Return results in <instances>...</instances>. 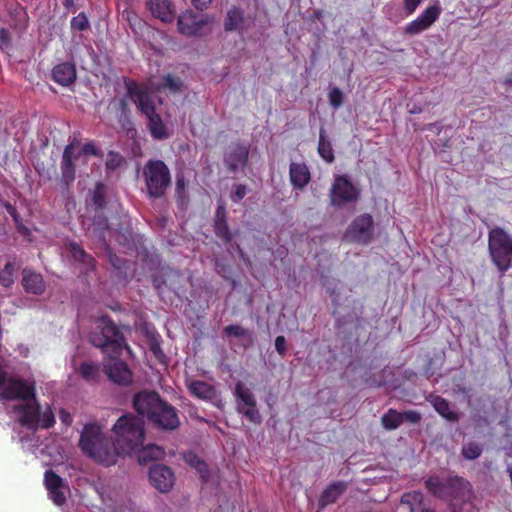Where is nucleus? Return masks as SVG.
Segmentation results:
<instances>
[{"instance_id":"45","label":"nucleus","mask_w":512,"mask_h":512,"mask_svg":"<svg viewBox=\"0 0 512 512\" xmlns=\"http://www.w3.org/2000/svg\"><path fill=\"white\" fill-rule=\"evenodd\" d=\"M421 418V414L415 410H408L402 413V422L407 421L412 424H418Z\"/></svg>"},{"instance_id":"18","label":"nucleus","mask_w":512,"mask_h":512,"mask_svg":"<svg viewBox=\"0 0 512 512\" xmlns=\"http://www.w3.org/2000/svg\"><path fill=\"white\" fill-rule=\"evenodd\" d=\"M147 7L153 17L162 22L170 23L175 18V7L171 0H148Z\"/></svg>"},{"instance_id":"25","label":"nucleus","mask_w":512,"mask_h":512,"mask_svg":"<svg viewBox=\"0 0 512 512\" xmlns=\"http://www.w3.org/2000/svg\"><path fill=\"white\" fill-rule=\"evenodd\" d=\"M188 390L194 397L202 400H212L216 397L215 387L205 381H192L188 385Z\"/></svg>"},{"instance_id":"31","label":"nucleus","mask_w":512,"mask_h":512,"mask_svg":"<svg viewBox=\"0 0 512 512\" xmlns=\"http://www.w3.org/2000/svg\"><path fill=\"white\" fill-rule=\"evenodd\" d=\"M425 486L434 496L441 499L447 498L446 481L442 482L437 477H430L425 481Z\"/></svg>"},{"instance_id":"8","label":"nucleus","mask_w":512,"mask_h":512,"mask_svg":"<svg viewBox=\"0 0 512 512\" xmlns=\"http://www.w3.org/2000/svg\"><path fill=\"white\" fill-rule=\"evenodd\" d=\"M148 199L162 198L171 186L172 177L167 164L159 159L148 160L142 170Z\"/></svg>"},{"instance_id":"52","label":"nucleus","mask_w":512,"mask_h":512,"mask_svg":"<svg viewBox=\"0 0 512 512\" xmlns=\"http://www.w3.org/2000/svg\"><path fill=\"white\" fill-rule=\"evenodd\" d=\"M59 419L65 426H70L73 421L72 415L65 409H60Z\"/></svg>"},{"instance_id":"51","label":"nucleus","mask_w":512,"mask_h":512,"mask_svg":"<svg viewBox=\"0 0 512 512\" xmlns=\"http://www.w3.org/2000/svg\"><path fill=\"white\" fill-rule=\"evenodd\" d=\"M49 493H50L51 498L55 504L62 505L65 503L66 497H65L64 493L61 491V489L52 490V491H49Z\"/></svg>"},{"instance_id":"7","label":"nucleus","mask_w":512,"mask_h":512,"mask_svg":"<svg viewBox=\"0 0 512 512\" xmlns=\"http://www.w3.org/2000/svg\"><path fill=\"white\" fill-rule=\"evenodd\" d=\"M488 252L492 264L504 275L512 265V236L502 227L491 228L488 232Z\"/></svg>"},{"instance_id":"14","label":"nucleus","mask_w":512,"mask_h":512,"mask_svg":"<svg viewBox=\"0 0 512 512\" xmlns=\"http://www.w3.org/2000/svg\"><path fill=\"white\" fill-rule=\"evenodd\" d=\"M441 11L439 5L427 7L416 19L409 22L404 27V33L409 36H414L426 31L438 20Z\"/></svg>"},{"instance_id":"5","label":"nucleus","mask_w":512,"mask_h":512,"mask_svg":"<svg viewBox=\"0 0 512 512\" xmlns=\"http://www.w3.org/2000/svg\"><path fill=\"white\" fill-rule=\"evenodd\" d=\"M127 96L137 106L138 110L148 118V128L154 139L162 140L168 137L166 127L158 113H156L154 103L143 87L139 86L134 80L125 79Z\"/></svg>"},{"instance_id":"4","label":"nucleus","mask_w":512,"mask_h":512,"mask_svg":"<svg viewBox=\"0 0 512 512\" xmlns=\"http://www.w3.org/2000/svg\"><path fill=\"white\" fill-rule=\"evenodd\" d=\"M115 440L112 447L117 450V458L120 455H130L137 452L144 444V421L138 416L126 414L121 416L113 426Z\"/></svg>"},{"instance_id":"13","label":"nucleus","mask_w":512,"mask_h":512,"mask_svg":"<svg viewBox=\"0 0 512 512\" xmlns=\"http://www.w3.org/2000/svg\"><path fill=\"white\" fill-rule=\"evenodd\" d=\"M234 396L236 398V410L245 416L250 422L260 424L262 417L257 409V402L254 394L241 381L235 385Z\"/></svg>"},{"instance_id":"21","label":"nucleus","mask_w":512,"mask_h":512,"mask_svg":"<svg viewBox=\"0 0 512 512\" xmlns=\"http://www.w3.org/2000/svg\"><path fill=\"white\" fill-rule=\"evenodd\" d=\"M290 182L295 189H303L311 180V174L305 163L292 162L289 166Z\"/></svg>"},{"instance_id":"36","label":"nucleus","mask_w":512,"mask_h":512,"mask_svg":"<svg viewBox=\"0 0 512 512\" xmlns=\"http://www.w3.org/2000/svg\"><path fill=\"white\" fill-rule=\"evenodd\" d=\"M44 482L48 491L61 489L63 487V479L51 469L45 472Z\"/></svg>"},{"instance_id":"9","label":"nucleus","mask_w":512,"mask_h":512,"mask_svg":"<svg viewBox=\"0 0 512 512\" xmlns=\"http://www.w3.org/2000/svg\"><path fill=\"white\" fill-rule=\"evenodd\" d=\"M0 398L2 400L28 401L36 396L34 383L17 377H8L7 372L0 368Z\"/></svg>"},{"instance_id":"42","label":"nucleus","mask_w":512,"mask_h":512,"mask_svg":"<svg viewBox=\"0 0 512 512\" xmlns=\"http://www.w3.org/2000/svg\"><path fill=\"white\" fill-rule=\"evenodd\" d=\"M183 85V82L180 78L174 77L171 74H167L164 77V83L163 88L168 89L169 91L175 93L180 91L181 87Z\"/></svg>"},{"instance_id":"53","label":"nucleus","mask_w":512,"mask_h":512,"mask_svg":"<svg viewBox=\"0 0 512 512\" xmlns=\"http://www.w3.org/2000/svg\"><path fill=\"white\" fill-rule=\"evenodd\" d=\"M211 2L212 0H191L192 5L201 11L206 9Z\"/></svg>"},{"instance_id":"29","label":"nucleus","mask_w":512,"mask_h":512,"mask_svg":"<svg viewBox=\"0 0 512 512\" xmlns=\"http://www.w3.org/2000/svg\"><path fill=\"white\" fill-rule=\"evenodd\" d=\"M69 251L75 261L83 263L87 268L94 267L95 259L91 255L87 254L76 242H71L69 244Z\"/></svg>"},{"instance_id":"58","label":"nucleus","mask_w":512,"mask_h":512,"mask_svg":"<svg viewBox=\"0 0 512 512\" xmlns=\"http://www.w3.org/2000/svg\"><path fill=\"white\" fill-rule=\"evenodd\" d=\"M74 4V1L73 0H64L63 1V5L66 7V8H69L70 6H72Z\"/></svg>"},{"instance_id":"41","label":"nucleus","mask_w":512,"mask_h":512,"mask_svg":"<svg viewBox=\"0 0 512 512\" xmlns=\"http://www.w3.org/2000/svg\"><path fill=\"white\" fill-rule=\"evenodd\" d=\"M186 180L183 175H178L176 178V187H175V195L179 202L183 203L187 200V192H186Z\"/></svg>"},{"instance_id":"30","label":"nucleus","mask_w":512,"mask_h":512,"mask_svg":"<svg viewBox=\"0 0 512 512\" xmlns=\"http://www.w3.org/2000/svg\"><path fill=\"white\" fill-rule=\"evenodd\" d=\"M381 423L386 430H395L399 428L403 423L402 413L390 408L386 413L382 415Z\"/></svg>"},{"instance_id":"24","label":"nucleus","mask_w":512,"mask_h":512,"mask_svg":"<svg viewBox=\"0 0 512 512\" xmlns=\"http://www.w3.org/2000/svg\"><path fill=\"white\" fill-rule=\"evenodd\" d=\"M427 400L431 403L436 412L446 420L450 422L459 420V414L450 409V404L445 398L438 395H430Z\"/></svg>"},{"instance_id":"48","label":"nucleus","mask_w":512,"mask_h":512,"mask_svg":"<svg viewBox=\"0 0 512 512\" xmlns=\"http://www.w3.org/2000/svg\"><path fill=\"white\" fill-rule=\"evenodd\" d=\"M81 153L84 155H92L100 157L102 156V153L100 150L95 146L93 142H87L82 146Z\"/></svg>"},{"instance_id":"23","label":"nucleus","mask_w":512,"mask_h":512,"mask_svg":"<svg viewBox=\"0 0 512 512\" xmlns=\"http://www.w3.org/2000/svg\"><path fill=\"white\" fill-rule=\"evenodd\" d=\"M22 275V285L26 292L35 295H39L44 292L45 283L40 273L24 269Z\"/></svg>"},{"instance_id":"50","label":"nucleus","mask_w":512,"mask_h":512,"mask_svg":"<svg viewBox=\"0 0 512 512\" xmlns=\"http://www.w3.org/2000/svg\"><path fill=\"white\" fill-rule=\"evenodd\" d=\"M275 349L281 355L284 356L287 351L286 339L284 336H277L275 339Z\"/></svg>"},{"instance_id":"37","label":"nucleus","mask_w":512,"mask_h":512,"mask_svg":"<svg viewBox=\"0 0 512 512\" xmlns=\"http://www.w3.org/2000/svg\"><path fill=\"white\" fill-rule=\"evenodd\" d=\"M125 162L124 157L116 151H109L105 162L108 171H115L120 168Z\"/></svg>"},{"instance_id":"54","label":"nucleus","mask_w":512,"mask_h":512,"mask_svg":"<svg viewBox=\"0 0 512 512\" xmlns=\"http://www.w3.org/2000/svg\"><path fill=\"white\" fill-rule=\"evenodd\" d=\"M7 210H8V212H9V214L13 217V219H14L16 222H18L19 215H18V213H17L16 209H15L14 207H12L11 205H9V206L7 207Z\"/></svg>"},{"instance_id":"15","label":"nucleus","mask_w":512,"mask_h":512,"mask_svg":"<svg viewBox=\"0 0 512 512\" xmlns=\"http://www.w3.org/2000/svg\"><path fill=\"white\" fill-rule=\"evenodd\" d=\"M149 480L153 487L165 493L173 487L175 478L173 471L166 465L153 464L149 468Z\"/></svg>"},{"instance_id":"62","label":"nucleus","mask_w":512,"mask_h":512,"mask_svg":"<svg viewBox=\"0 0 512 512\" xmlns=\"http://www.w3.org/2000/svg\"><path fill=\"white\" fill-rule=\"evenodd\" d=\"M8 267H12V265L10 263H7L5 266L6 270H8Z\"/></svg>"},{"instance_id":"10","label":"nucleus","mask_w":512,"mask_h":512,"mask_svg":"<svg viewBox=\"0 0 512 512\" xmlns=\"http://www.w3.org/2000/svg\"><path fill=\"white\" fill-rule=\"evenodd\" d=\"M330 204L334 208H343L355 204L360 199V189L347 175H336L329 191Z\"/></svg>"},{"instance_id":"12","label":"nucleus","mask_w":512,"mask_h":512,"mask_svg":"<svg viewBox=\"0 0 512 512\" xmlns=\"http://www.w3.org/2000/svg\"><path fill=\"white\" fill-rule=\"evenodd\" d=\"M374 234L373 217L364 213L357 216L346 228L343 239L349 243L368 244Z\"/></svg>"},{"instance_id":"33","label":"nucleus","mask_w":512,"mask_h":512,"mask_svg":"<svg viewBox=\"0 0 512 512\" xmlns=\"http://www.w3.org/2000/svg\"><path fill=\"white\" fill-rule=\"evenodd\" d=\"M140 454H139V460L140 461H146V460H155L159 459L164 456L165 452L164 450L154 444L147 445L145 447H140Z\"/></svg>"},{"instance_id":"55","label":"nucleus","mask_w":512,"mask_h":512,"mask_svg":"<svg viewBox=\"0 0 512 512\" xmlns=\"http://www.w3.org/2000/svg\"><path fill=\"white\" fill-rule=\"evenodd\" d=\"M119 108L123 113H126L129 110L128 103L125 99H120Z\"/></svg>"},{"instance_id":"11","label":"nucleus","mask_w":512,"mask_h":512,"mask_svg":"<svg viewBox=\"0 0 512 512\" xmlns=\"http://www.w3.org/2000/svg\"><path fill=\"white\" fill-rule=\"evenodd\" d=\"M214 18L207 14H196L186 10L178 16V31L185 36H203L210 32Z\"/></svg>"},{"instance_id":"38","label":"nucleus","mask_w":512,"mask_h":512,"mask_svg":"<svg viewBox=\"0 0 512 512\" xmlns=\"http://www.w3.org/2000/svg\"><path fill=\"white\" fill-rule=\"evenodd\" d=\"M215 233L225 242H230L232 240V234L225 219H216Z\"/></svg>"},{"instance_id":"2","label":"nucleus","mask_w":512,"mask_h":512,"mask_svg":"<svg viewBox=\"0 0 512 512\" xmlns=\"http://www.w3.org/2000/svg\"><path fill=\"white\" fill-rule=\"evenodd\" d=\"M135 410L163 430H175L180 425L177 410L155 391H141L133 398Z\"/></svg>"},{"instance_id":"40","label":"nucleus","mask_w":512,"mask_h":512,"mask_svg":"<svg viewBox=\"0 0 512 512\" xmlns=\"http://www.w3.org/2000/svg\"><path fill=\"white\" fill-rule=\"evenodd\" d=\"M92 203L97 209L105 206V187L102 183H97L92 195Z\"/></svg>"},{"instance_id":"16","label":"nucleus","mask_w":512,"mask_h":512,"mask_svg":"<svg viewBox=\"0 0 512 512\" xmlns=\"http://www.w3.org/2000/svg\"><path fill=\"white\" fill-rule=\"evenodd\" d=\"M249 145L236 143L230 146L224 156V163L227 169L235 173L239 168L246 166L249 157Z\"/></svg>"},{"instance_id":"39","label":"nucleus","mask_w":512,"mask_h":512,"mask_svg":"<svg viewBox=\"0 0 512 512\" xmlns=\"http://www.w3.org/2000/svg\"><path fill=\"white\" fill-rule=\"evenodd\" d=\"M224 334L226 336H232L235 338H241V337L248 336L249 339L252 340L251 332L248 329L242 327L241 325L231 324V325L226 326L224 328Z\"/></svg>"},{"instance_id":"6","label":"nucleus","mask_w":512,"mask_h":512,"mask_svg":"<svg viewBox=\"0 0 512 512\" xmlns=\"http://www.w3.org/2000/svg\"><path fill=\"white\" fill-rule=\"evenodd\" d=\"M17 415V421L28 430L49 429L55 425V415L50 406L41 411V406L36 397L17 404L13 407Z\"/></svg>"},{"instance_id":"59","label":"nucleus","mask_w":512,"mask_h":512,"mask_svg":"<svg viewBox=\"0 0 512 512\" xmlns=\"http://www.w3.org/2000/svg\"><path fill=\"white\" fill-rule=\"evenodd\" d=\"M151 350L154 352V354H157V351L160 350L158 345H152Z\"/></svg>"},{"instance_id":"47","label":"nucleus","mask_w":512,"mask_h":512,"mask_svg":"<svg viewBox=\"0 0 512 512\" xmlns=\"http://www.w3.org/2000/svg\"><path fill=\"white\" fill-rule=\"evenodd\" d=\"M11 46L10 35L7 29H0V49L2 51H7Z\"/></svg>"},{"instance_id":"49","label":"nucleus","mask_w":512,"mask_h":512,"mask_svg":"<svg viewBox=\"0 0 512 512\" xmlns=\"http://www.w3.org/2000/svg\"><path fill=\"white\" fill-rule=\"evenodd\" d=\"M247 194V187L243 184H238L235 186V190L231 195V199L234 202L241 201Z\"/></svg>"},{"instance_id":"44","label":"nucleus","mask_w":512,"mask_h":512,"mask_svg":"<svg viewBox=\"0 0 512 512\" xmlns=\"http://www.w3.org/2000/svg\"><path fill=\"white\" fill-rule=\"evenodd\" d=\"M71 28L78 31H84L89 28V21L85 13L81 12L71 19Z\"/></svg>"},{"instance_id":"1","label":"nucleus","mask_w":512,"mask_h":512,"mask_svg":"<svg viewBox=\"0 0 512 512\" xmlns=\"http://www.w3.org/2000/svg\"><path fill=\"white\" fill-rule=\"evenodd\" d=\"M91 344L110 355L104 362V372L108 378L120 386H129L133 381V374L126 362L114 357L122 353L127 347L123 333L108 316H101L94 330L90 333Z\"/></svg>"},{"instance_id":"22","label":"nucleus","mask_w":512,"mask_h":512,"mask_svg":"<svg viewBox=\"0 0 512 512\" xmlns=\"http://www.w3.org/2000/svg\"><path fill=\"white\" fill-rule=\"evenodd\" d=\"M346 489L347 484L344 481H335L328 485L320 495L319 509H324L326 506L335 503Z\"/></svg>"},{"instance_id":"32","label":"nucleus","mask_w":512,"mask_h":512,"mask_svg":"<svg viewBox=\"0 0 512 512\" xmlns=\"http://www.w3.org/2000/svg\"><path fill=\"white\" fill-rule=\"evenodd\" d=\"M186 462L194 467L200 474L203 481H207L209 477L208 466L205 461L201 460L196 454L189 453L185 456Z\"/></svg>"},{"instance_id":"28","label":"nucleus","mask_w":512,"mask_h":512,"mask_svg":"<svg viewBox=\"0 0 512 512\" xmlns=\"http://www.w3.org/2000/svg\"><path fill=\"white\" fill-rule=\"evenodd\" d=\"M318 154L327 163H332L335 160L334 151L331 143L325 137L324 129L320 130L318 142Z\"/></svg>"},{"instance_id":"46","label":"nucleus","mask_w":512,"mask_h":512,"mask_svg":"<svg viewBox=\"0 0 512 512\" xmlns=\"http://www.w3.org/2000/svg\"><path fill=\"white\" fill-rule=\"evenodd\" d=\"M423 0H403V8L407 16L412 15Z\"/></svg>"},{"instance_id":"3","label":"nucleus","mask_w":512,"mask_h":512,"mask_svg":"<svg viewBox=\"0 0 512 512\" xmlns=\"http://www.w3.org/2000/svg\"><path fill=\"white\" fill-rule=\"evenodd\" d=\"M79 447L86 456L104 466H111L117 462V450L104 435L102 427L96 423H88L84 426Z\"/></svg>"},{"instance_id":"27","label":"nucleus","mask_w":512,"mask_h":512,"mask_svg":"<svg viewBox=\"0 0 512 512\" xmlns=\"http://www.w3.org/2000/svg\"><path fill=\"white\" fill-rule=\"evenodd\" d=\"M424 496L421 491L406 492L401 496L400 503L406 506L409 512H417L424 509L423 507Z\"/></svg>"},{"instance_id":"61","label":"nucleus","mask_w":512,"mask_h":512,"mask_svg":"<svg viewBox=\"0 0 512 512\" xmlns=\"http://www.w3.org/2000/svg\"><path fill=\"white\" fill-rule=\"evenodd\" d=\"M420 512H435V511L432 509L424 508V509H421Z\"/></svg>"},{"instance_id":"26","label":"nucleus","mask_w":512,"mask_h":512,"mask_svg":"<svg viewBox=\"0 0 512 512\" xmlns=\"http://www.w3.org/2000/svg\"><path fill=\"white\" fill-rule=\"evenodd\" d=\"M244 23L243 11L240 8L233 7L228 10L224 19V30L226 32L240 31Z\"/></svg>"},{"instance_id":"56","label":"nucleus","mask_w":512,"mask_h":512,"mask_svg":"<svg viewBox=\"0 0 512 512\" xmlns=\"http://www.w3.org/2000/svg\"><path fill=\"white\" fill-rule=\"evenodd\" d=\"M216 219H225V209L219 206L216 211Z\"/></svg>"},{"instance_id":"19","label":"nucleus","mask_w":512,"mask_h":512,"mask_svg":"<svg viewBox=\"0 0 512 512\" xmlns=\"http://www.w3.org/2000/svg\"><path fill=\"white\" fill-rule=\"evenodd\" d=\"M79 154L74 155V144H68L63 151L61 161V181L69 186L75 180V165L74 158H78Z\"/></svg>"},{"instance_id":"34","label":"nucleus","mask_w":512,"mask_h":512,"mask_svg":"<svg viewBox=\"0 0 512 512\" xmlns=\"http://www.w3.org/2000/svg\"><path fill=\"white\" fill-rule=\"evenodd\" d=\"M482 452V445L475 441L465 443L461 449V455L466 460H475L481 456Z\"/></svg>"},{"instance_id":"60","label":"nucleus","mask_w":512,"mask_h":512,"mask_svg":"<svg viewBox=\"0 0 512 512\" xmlns=\"http://www.w3.org/2000/svg\"><path fill=\"white\" fill-rule=\"evenodd\" d=\"M505 83L507 85H512V78H506Z\"/></svg>"},{"instance_id":"35","label":"nucleus","mask_w":512,"mask_h":512,"mask_svg":"<svg viewBox=\"0 0 512 512\" xmlns=\"http://www.w3.org/2000/svg\"><path fill=\"white\" fill-rule=\"evenodd\" d=\"M79 373L86 381H97L99 378V366L95 363L84 362L79 367Z\"/></svg>"},{"instance_id":"43","label":"nucleus","mask_w":512,"mask_h":512,"mask_svg":"<svg viewBox=\"0 0 512 512\" xmlns=\"http://www.w3.org/2000/svg\"><path fill=\"white\" fill-rule=\"evenodd\" d=\"M328 99H329L330 105L334 109H338L343 104V101H344L343 92L340 90V88L334 87L329 91Z\"/></svg>"},{"instance_id":"57","label":"nucleus","mask_w":512,"mask_h":512,"mask_svg":"<svg viewBox=\"0 0 512 512\" xmlns=\"http://www.w3.org/2000/svg\"><path fill=\"white\" fill-rule=\"evenodd\" d=\"M110 262L114 268L120 269L121 265L119 264V260L116 256H110Z\"/></svg>"},{"instance_id":"20","label":"nucleus","mask_w":512,"mask_h":512,"mask_svg":"<svg viewBox=\"0 0 512 512\" xmlns=\"http://www.w3.org/2000/svg\"><path fill=\"white\" fill-rule=\"evenodd\" d=\"M52 79L61 86H70L76 80V68L73 63L63 62L52 69Z\"/></svg>"},{"instance_id":"17","label":"nucleus","mask_w":512,"mask_h":512,"mask_svg":"<svg viewBox=\"0 0 512 512\" xmlns=\"http://www.w3.org/2000/svg\"><path fill=\"white\" fill-rule=\"evenodd\" d=\"M447 500L466 501L470 498V484L460 476H451L446 479Z\"/></svg>"}]
</instances>
